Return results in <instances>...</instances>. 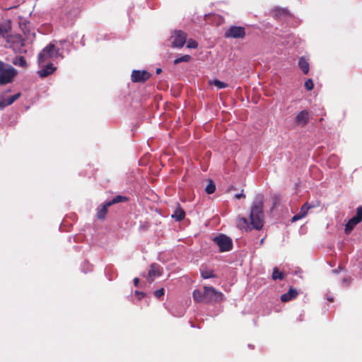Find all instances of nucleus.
<instances>
[{
	"mask_svg": "<svg viewBox=\"0 0 362 362\" xmlns=\"http://www.w3.org/2000/svg\"><path fill=\"white\" fill-rule=\"evenodd\" d=\"M263 199L262 197L257 199L251 208L250 214V223L256 230H260L264 224Z\"/></svg>",
	"mask_w": 362,
	"mask_h": 362,
	"instance_id": "obj_1",
	"label": "nucleus"
},
{
	"mask_svg": "<svg viewBox=\"0 0 362 362\" xmlns=\"http://www.w3.org/2000/svg\"><path fill=\"white\" fill-rule=\"evenodd\" d=\"M17 74L18 71L15 68L0 60V86L12 83Z\"/></svg>",
	"mask_w": 362,
	"mask_h": 362,
	"instance_id": "obj_2",
	"label": "nucleus"
},
{
	"mask_svg": "<svg viewBox=\"0 0 362 362\" xmlns=\"http://www.w3.org/2000/svg\"><path fill=\"white\" fill-rule=\"evenodd\" d=\"M128 199V197L125 196L117 195L112 200L106 202L103 205L97 209L96 217L100 220L105 219L108 211V207L119 202H127Z\"/></svg>",
	"mask_w": 362,
	"mask_h": 362,
	"instance_id": "obj_3",
	"label": "nucleus"
},
{
	"mask_svg": "<svg viewBox=\"0 0 362 362\" xmlns=\"http://www.w3.org/2000/svg\"><path fill=\"white\" fill-rule=\"evenodd\" d=\"M59 55V49L54 44L50 43L39 53L37 62L39 64H41L50 59L58 57Z\"/></svg>",
	"mask_w": 362,
	"mask_h": 362,
	"instance_id": "obj_4",
	"label": "nucleus"
},
{
	"mask_svg": "<svg viewBox=\"0 0 362 362\" xmlns=\"http://www.w3.org/2000/svg\"><path fill=\"white\" fill-rule=\"evenodd\" d=\"M205 303H218L223 299V294L222 292L216 290L212 286H204Z\"/></svg>",
	"mask_w": 362,
	"mask_h": 362,
	"instance_id": "obj_5",
	"label": "nucleus"
},
{
	"mask_svg": "<svg viewBox=\"0 0 362 362\" xmlns=\"http://www.w3.org/2000/svg\"><path fill=\"white\" fill-rule=\"evenodd\" d=\"M213 241L218 245L219 252H224L232 250L233 241L230 238L223 234L215 237Z\"/></svg>",
	"mask_w": 362,
	"mask_h": 362,
	"instance_id": "obj_6",
	"label": "nucleus"
},
{
	"mask_svg": "<svg viewBox=\"0 0 362 362\" xmlns=\"http://www.w3.org/2000/svg\"><path fill=\"white\" fill-rule=\"evenodd\" d=\"M245 29L242 26L232 25L225 32L226 38H244L245 37Z\"/></svg>",
	"mask_w": 362,
	"mask_h": 362,
	"instance_id": "obj_7",
	"label": "nucleus"
},
{
	"mask_svg": "<svg viewBox=\"0 0 362 362\" xmlns=\"http://www.w3.org/2000/svg\"><path fill=\"white\" fill-rule=\"evenodd\" d=\"M171 37L173 39L172 42V47L181 48L185 45L187 41V35L184 31L178 30L174 31Z\"/></svg>",
	"mask_w": 362,
	"mask_h": 362,
	"instance_id": "obj_8",
	"label": "nucleus"
},
{
	"mask_svg": "<svg viewBox=\"0 0 362 362\" xmlns=\"http://www.w3.org/2000/svg\"><path fill=\"white\" fill-rule=\"evenodd\" d=\"M147 71L134 70L131 74V79L134 83H144L151 77Z\"/></svg>",
	"mask_w": 362,
	"mask_h": 362,
	"instance_id": "obj_9",
	"label": "nucleus"
},
{
	"mask_svg": "<svg viewBox=\"0 0 362 362\" xmlns=\"http://www.w3.org/2000/svg\"><path fill=\"white\" fill-rule=\"evenodd\" d=\"M310 121V114L306 110L299 112L294 118V122L297 126L304 127Z\"/></svg>",
	"mask_w": 362,
	"mask_h": 362,
	"instance_id": "obj_10",
	"label": "nucleus"
},
{
	"mask_svg": "<svg viewBox=\"0 0 362 362\" xmlns=\"http://www.w3.org/2000/svg\"><path fill=\"white\" fill-rule=\"evenodd\" d=\"M316 206L314 205V204H309L308 202H305L300 208V210L299 211V213H298L297 214H296L295 216H293L292 219H291V221L292 222H295V221H297L298 220H300L302 219L303 218H304L305 216H306V215L308 214V211L310 209H313L314 207H315Z\"/></svg>",
	"mask_w": 362,
	"mask_h": 362,
	"instance_id": "obj_11",
	"label": "nucleus"
},
{
	"mask_svg": "<svg viewBox=\"0 0 362 362\" xmlns=\"http://www.w3.org/2000/svg\"><path fill=\"white\" fill-rule=\"evenodd\" d=\"M162 274L161 267L160 265L157 264H152L150 266V269L148 271V279L151 282L154 280L156 277L160 276Z\"/></svg>",
	"mask_w": 362,
	"mask_h": 362,
	"instance_id": "obj_12",
	"label": "nucleus"
},
{
	"mask_svg": "<svg viewBox=\"0 0 362 362\" xmlns=\"http://www.w3.org/2000/svg\"><path fill=\"white\" fill-rule=\"evenodd\" d=\"M56 70V67L54 66L53 64L49 63L45 67L42 68L37 71V74L41 78L47 77L52 74Z\"/></svg>",
	"mask_w": 362,
	"mask_h": 362,
	"instance_id": "obj_13",
	"label": "nucleus"
},
{
	"mask_svg": "<svg viewBox=\"0 0 362 362\" xmlns=\"http://www.w3.org/2000/svg\"><path fill=\"white\" fill-rule=\"evenodd\" d=\"M298 295V292L296 289L290 288L288 292L281 295V300L282 302H288L289 300H291L296 298Z\"/></svg>",
	"mask_w": 362,
	"mask_h": 362,
	"instance_id": "obj_14",
	"label": "nucleus"
},
{
	"mask_svg": "<svg viewBox=\"0 0 362 362\" xmlns=\"http://www.w3.org/2000/svg\"><path fill=\"white\" fill-rule=\"evenodd\" d=\"M171 217L174 218L177 221H180L183 220L185 217V212L184 209L180 206V204H177L176 209L174 211V213L172 214Z\"/></svg>",
	"mask_w": 362,
	"mask_h": 362,
	"instance_id": "obj_15",
	"label": "nucleus"
},
{
	"mask_svg": "<svg viewBox=\"0 0 362 362\" xmlns=\"http://www.w3.org/2000/svg\"><path fill=\"white\" fill-rule=\"evenodd\" d=\"M21 96V93H18L13 95L10 96L9 98L4 100H0V107L1 109L4 108L6 106H8L11 104H13L17 99H18Z\"/></svg>",
	"mask_w": 362,
	"mask_h": 362,
	"instance_id": "obj_16",
	"label": "nucleus"
},
{
	"mask_svg": "<svg viewBox=\"0 0 362 362\" xmlns=\"http://www.w3.org/2000/svg\"><path fill=\"white\" fill-rule=\"evenodd\" d=\"M298 67L303 71V74H308L310 65L308 60L304 57H300L298 60Z\"/></svg>",
	"mask_w": 362,
	"mask_h": 362,
	"instance_id": "obj_17",
	"label": "nucleus"
},
{
	"mask_svg": "<svg viewBox=\"0 0 362 362\" xmlns=\"http://www.w3.org/2000/svg\"><path fill=\"white\" fill-rule=\"evenodd\" d=\"M192 297L196 303H205L204 291L202 292L199 289L194 290Z\"/></svg>",
	"mask_w": 362,
	"mask_h": 362,
	"instance_id": "obj_18",
	"label": "nucleus"
},
{
	"mask_svg": "<svg viewBox=\"0 0 362 362\" xmlns=\"http://www.w3.org/2000/svg\"><path fill=\"white\" fill-rule=\"evenodd\" d=\"M358 223H359V222L356 220V218H354L353 217L350 218L347 223L345 225V233L347 235L349 234Z\"/></svg>",
	"mask_w": 362,
	"mask_h": 362,
	"instance_id": "obj_19",
	"label": "nucleus"
},
{
	"mask_svg": "<svg viewBox=\"0 0 362 362\" xmlns=\"http://www.w3.org/2000/svg\"><path fill=\"white\" fill-rule=\"evenodd\" d=\"M12 63L16 66H21L23 68L27 67L26 60L25 59L24 57H23V56L15 57L12 60Z\"/></svg>",
	"mask_w": 362,
	"mask_h": 362,
	"instance_id": "obj_20",
	"label": "nucleus"
},
{
	"mask_svg": "<svg viewBox=\"0 0 362 362\" xmlns=\"http://www.w3.org/2000/svg\"><path fill=\"white\" fill-rule=\"evenodd\" d=\"M288 14H289V12L286 8H276L274 10V16L276 18H280L282 16H287Z\"/></svg>",
	"mask_w": 362,
	"mask_h": 362,
	"instance_id": "obj_21",
	"label": "nucleus"
},
{
	"mask_svg": "<svg viewBox=\"0 0 362 362\" xmlns=\"http://www.w3.org/2000/svg\"><path fill=\"white\" fill-rule=\"evenodd\" d=\"M11 29V26L9 23H0V35L2 37H6L8 36V33Z\"/></svg>",
	"mask_w": 362,
	"mask_h": 362,
	"instance_id": "obj_22",
	"label": "nucleus"
},
{
	"mask_svg": "<svg viewBox=\"0 0 362 362\" xmlns=\"http://www.w3.org/2000/svg\"><path fill=\"white\" fill-rule=\"evenodd\" d=\"M201 276L204 279L217 277L213 270L207 269H201Z\"/></svg>",
	"mask_w": 362,
	"mask_h": 362,
	"instance_id": "obj_23",
	"label": "nucleus"
},
{
	"mask_svg": "<svg viewBox=\"0 0 362 362\" xmlns=\"http://www.w3.org/2000/svg\"><path fill=\"white\" fill-rule=\"evenodd\" d=\"M216 190V185L214 182L212 180H209L208 181V185H206L205 188V192L208 194H213Z\"/></svg>",
	"mask_w": 362,
	"mask_h": 362,
	"instance_id": "obj_24",
	"label": "nucleus"
},
{
	"mask_svg": "<svg viewBox=\"0 0 362 362\" xmlns=\"http://www.w3.org/2000/svg\"><path fill=\"white\" fill-rule=\"evenodd\" d=\"M272 279L274 280H283L284 279V274L283 272H279L277 267H274L272 273Z\"/></svg>",
	"mask_w": 362,
	"mask_h": 362,
	"instance_id": "obj_25",
	"label": "nucleus"
},
{
	"mask_svg": "<svg viewBox=\"0 0 362 362\" xmlns=\"http://www.w3.org/2000/svg\"><path fill=\"white\" fill-rule=\"evenodd\" d=\"M192 57L189 54H185L181 57H178L174 60V64H178L181 62H188L191 60Z\"/></svg>",
	"mask_w": 362,
	"mask_h": 362,
	"instance_id": "obj_26",
	"label": "nucleus"
},
{
	"mask_svg": "<svg viewBox=\"0 0 362 362\" xmlns=\"http://www.w3.org/2000/svg\"><path fill=\"white\" fill-rule=\"evenodd\" d=\"M212 84L217 87L218 89L225 88L228 86L227 83H223L218 79L214 80Z\"/></svg>",
	"mask_w": 362,
	"mask_h": 362,
	"instance_id": "obj_27",
	"label": "nucleus"
},
{
	"mask_svg": "<svg viewBox=\"0 0 362 362\" xmlns=\"http://www.w3.org/2000/svg\"><path fill=\"white\" fill-rule=\"evenodd\" d=\"M248 225L247 220L245 217L239 218L238 221V226L240 228H246Z\"/></svg>",
	"mask_w": 362,
	"mask_h": 362,
	"instance_id": "obj_28",
	"label": "nucleus"
},
{
	"mask_svg": "<svg viewBox=\"0 0 362 362\" xmlns=\"http://www.w3.org/2000/svg\"><path fill=\"white\" fill-rule=\"evenodd\" d=\"M353 218H356L359 223L362 221V206L357 208L356 214Z\"/></svg>",
	"mask_w": 362,
	"mask_h": 362,
	"instance_id": "obj_29",
	"label": "nucleus"
},
{
	"mask_svg": "<svg viewBox=\"0 0 362 362\" xmlns=\"http://www.w3.org/2000/svg\"><path fill=\"white\" fill-rule=\"evenodd\" d=\"M305 88L308 90H312L314 88V83L312 79L309 78L305 82Z\"/></svg>",
	"mask_w": 362,
	"mask_h": 362,
	"instance_id": "obj_30",
	"label": "nucleus"
},
{
	"mask_svg": "<svg viewBox=\"0 0 362 362\" xmlns=\"http://www.w3.org/2000/svg\"><path fill=\"white\" fill-rule=\"evenodd\" d=\"M198 46V43L194 40L193 39H189L188 41H187V48H193V49H195L197 48Z\"/></svg>",
	"mask_w": 362,
	"mask_h": 362,
	"instance_id": "obj_31",
	"label": "nucleus"
},
{
	"mask_svg": "<svg viewBox=\"0 0 362 362\" xmlns=\"http://www.w3.org/2000/svg\"><path fill=\"white\" fill-rule=\"evenodd\" d=\"M164 293H165V291L164 289L162 288H160L158 290H156L155 292H154V296L157 298H161L162 296H164Z\"/></svg>",
	"mask_w": 362,
	"mask_h": 362,
	"instance_id": "obj_32",
	"label": "nucleus"
},
{
	"mask_svg": "<svg viewBox=\"0 0 362 362\" xmlns=\"http://www.w3.org/2000/svg\"><path fill=\"white\" fill-rule=\"evenodd\" d=\"M334 161L336 163V165H337V163H338V158L337 156L332 155L331 156H329V159H328V162L329 163H331L332 161Z\"/></svg>",
	"mask_w": 362,
	"mask_h": 362,
	"instance_id": "obj_33",
	"label": "nucleus"
},
{
	"mask_svg": "<svg viewBox=\"0 0 362 362\" xmlns=\"http://www.w3.org/2000/svg\"><path fill=\"white\" fill-rule=\"evenodd\" d=\"M234 197H235V199H241V198H245V194L241 192V193L235 194Z\"/></svg>",
	"mask_w": 362,
	"mask_h": 362,
	"instance_id": "obj_34",
	"label": "nucleus"
},
{
	"mask_svg": "<svg viewBox=\"0 0 362 362\" xmlns=\"http://www.w3.org/2000/svg\"><path fill=\"white\" fill-rule=\"evenodd\" d=\"M16 38L17 40H19L21 42V45L22 46L24 45V40L21 37V35H16Z\"/></svg>",
	"mask_w": 362,
	"mask_h": 362,
	"instance_id": "obj_35",
	"label": "nucleus"
},
{
	"mask_svg": "<svg viewBox=\"0 0 362 362\" xmlns=\"http://www.w3.org/2000/svg\"><path fill=\"white\" fill-rule=\"evenodd\" d=\"M139 283V279L137 278V277L134 278V286H138Z\"/></svg>",
	"mask_w": 362,
	"mask_h": 362,
	"instance_id": "obj_36",
	"label": "nucleus"
},
{
	"mask_svg": "<svg viewBox=\"0 0 362 362\" xmlns=\"http://www.w3.org/2000/svg\"><path fill=\"white\" fill-rule=\"evenodd\" d=\"M135 293H136V295L137 296H139V298H141V297H140V296H141V297H144V293L143 292H139V291H136L135 292Z\"/></svg>",
	"mask_w": 362,
	"mask_h": 362,
	"instance_id": "obj_37",
	"label": "nucleus"
},
{
	"mask_svg": "<svg viewBox=\"0 0 362 362\" xmlns=\"http://www.w3.org/2000/svg\"><path fill=\"white\" fill-rule=\"evenodd\" d=\"M161 72H162V69H161L160 68H158V69H156V73L157 74H160Z\"/></svg>",
	"mask_w": 362,
	"mask_h": 362,
	"instance_id": "obj_38",
	"label": "nucleus"
},
{
	"mask_svg": "<svg viewBox=\"0 0 362 362\" xmlns=\"http://www.w3.org/2000/svg\"><path fill=\"white\" fill-rule=\"evenodd\" d=\"M333 272L336 273L337 272V270L336 269H333L332 270Z\"/></svg>",
	"mask_w": 362,
	"mask_h": 362,
	"instance_id": "obj_39",
	"label": "nucleus"
}]
</instances>
